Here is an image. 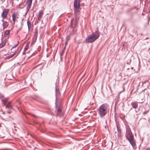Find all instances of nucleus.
Returning a JSON list of instances; mask_svg holds the SVG:
<instances>
[{"label": "nucleus", "instance_id": "1", "mask_svg": "<svg viewBox=\"0 0 150 150\" xmlns=\"http://www.w3.org/2000/svg\"><path fill=\"white\" fill-rule=\"evenodd\" d=\"M56 90V112L57 114V116H61L62 112V106L61 105V100L59 98L60 96L59 90L57 88Z\"/></svg>", "mask_w": 150, "mask_h": 150}, {"label": "nucleus", "instance_id": "2", "mask_svg": "<svg viewBox=\"0 0 150 150\" xmlns=\"http://www.w3.org/2000/svg\"><path fill=\"white\" fill-rule=\"evenodd\" d=\"M109 109L108 105L107 104H104L100 106L98 110L99 116L101 118H103L109 112Z\"/></svg>", "mask_w": 150, "mask_h": 150}, {"label": "nucleus", "instance_id": "3", "mask_svg": "<svg viewBox=\"0 0 150 150\" xmlns=\"http://www.w3.org/2000/svg\"><path fill=\"white\" fill-rule=\"evenodd\" d=\"M125 136L133 148L134 149L136 148V144L134 140L133 136L130 129L129 128H127L126 129Z\"/></svg>", "mask_w": 150, "mask_h": 150}, {"label": "nucleus", "instance_id": "4", "mask_svg": "<svg viewBox=\"0 0 150 150\" xmlns=\"http://www.w3.org/2000/svg\"><path fill=\"white\" fill-rule=\"evenodd\" d=\"M99 33L98 31H96V32L88 36L86 39L85 41L86 43H91L95 41L99 37Z\"/></svg>", "mask_w": 150, "mask_h": 150}, {"label": "nucleus", "instance_id": "5", "mask_svg": "<svg viewBox=\"0 0 150 150\" xmlns=\"http://www.w3.org/2000/svg\"><path fill=\"white\" fill-rule=\"evenodd\" d=\"M117 132H115V135L116 137L117 136L118 137H121V130L120 129V127L117 125Z\"/></svg>", "mask_w": 150, "mask_h": 150}, {"label": "nucleus", "instance_id": "6", "mask_svg": "<svg viewBox=\"0 0 150 150\" xmlns=\"http://www.w3.org/2000/svg\"><path fill=\"white\" fill-rule=\"evenodd\" d=\"M8 11V9H6L4 10L1 15V16L3 18H6Z\"/></svg>", "mask_w": 150, "mask_h": 150}, {"label": "nucleus", "instance_id": "7", "mask_svg": "<svg viewBox=\"0 0 150 150\" xmlns=\"http://www.w3.org/2000/svg\"><path fill=\"white\" fill-rule=\"evenodd\" d=\"M74 14L76 16L78 14V13L80 11V6H74Z\"/></svg>", "mask_w": 150, "mask_h": 150}, {"label": "nucleus", "instance_id": "8", "mask_svg": "<svg viewBox=\"0 0 150 150\" xmlns=\"http://www.w3.org/2000/svg\"><path fill=\"white\" fill-rule=\"evenodd\" d=\"M12 20L13 21V24H14L15 22L16 21V19H17L18 18V14L17 13H13L12 15Z\"/></svg>", "mask_w": 150, "mask_h": 150}, {"label": "nucleus", "instance_id": "9", "mask_svg": "<svg viewBox=\"0 0 150 150\" xmlns=\"http://www.w3.org/2000/svg\"><path fill=\"white\" fill-rule=\"evenodd\" d=\"M0 99H1V100L4 103L5 105L7 101V99L6 98H5L4 95L1 93H0Z\"/></svg>", "mask_w": 150, "mask_h": 150}, {"label": "nucleus", "instance_id": "10", "mask_svg": "<svg viewBox=\"0 0 150 150\" xmlns=\"http://www.w3.org/2000/svg\"><path fill=\"white\" fill-rule=\"evenodd\" d=\"M23 26V22H22L21 23H18V24L16 25V27L18 29V30L17 31V33L19 31L21 30Z\"/></svg>", "mask_w": 150, "mask_h": 150}, {"label": "nucleus", "instance_id": "11", "mask_svg": "<svg viewBox=\"0 0 150 150\" xmlns=\"http://www.w3.org/2000/svg\"><path fill=\"white\" fill-rule=\"evenodd\" d=\"M80 0H74V6H80Z\"/></svg>", "mask_w": 150, "mask_h": 150}, {"label": "nucleus", "instance_id": "12", "mask_svg": "<svg viewBox=\"0 0 150 150\" xmlns=\"http://www.w3.org/2000/svg\"><path fill=\"white\" fill-rule=\"evenodd\" d=\"M6 108H8L9 109H12V106L11 104V103L10 102H8L6 105Z\"/></svg>", "mask_w": 150, "mask_h": 150}, {"label": "nucleus", "instance_id": "13", "mask_svg": "<svg viewBox=\"0 0 150 150\" xmlns=\"http://www.w3.org/2000/svg\"><path fill=\"white\" fill-rule=\"evenodd\" d=\"M131 105L134 108H136L138 107L137 103V102H132L131 103Z\"/></svg>", "mask_w": 150, "mask_h": 150}, {"label": "nucleus", "instance_id": "14", "mask_svg": "<svg viewBox=\"0 0 150 150\" xmlns=\"http://www.w3.org/2000/svg\"><path fill=\"white\" fill-rule=\"evenodd\" d=\"M43 13L42 11H40L39 12V16L38 18V19L39 21H40L42 18V16L43 15Z\"/></svg>", "mask_w": 150, "mask_h": 150}, {"label": "nucleus", "instance_id": "15", "mask_svg": "<svg viewBox=\"0 0 150 150\" xmlns=\"http://www.w3.org/2000/svg\"><path fill=\"white\" fill-rule=\"evenodd\" d=\"M29 48V45L28 44H27L24 49V51L23 53V54H25V52Z\"/></svg>", "mask_w": 150, "mask_h": 150}, {"label": "nucleus", "instance_id": "16", "mask_svg": "<svg viewBox=\"0 0 150 150\" xmlns=\"http://www.w3.org/2000/svg\"><path fill=\"white\" fill-rule=\"evenodd\" d=\"M2 25L3 26V29H4L5 28H6L8 25V24L6 21H5L3 23Z\"/></svg>", "mask_w": 150, "mask_h": 150}, {"label": "nucleus", "instance_id": "17", "mask_svg": "<svg viewBox=\"0 0 150 150\" xmlns=\"http://www.w3.org/2000/svg\"><path fill=\"white\" fill-rule=\"evenodd\" d=\"M27 25L28 26V31H29L31 28V23L29 21H27Z\"/></svg>", "mask_w": 150, "mask_h": 150}, {"label": "nucleus", "instance_id": "18", "mask_svg": "<svg viewBox=\"0 0 150 150\" xmlns=\"http://www.w3.org/2000/svg\"><path fill=\"white\" fill-rule=\"evenodd\" d=\"M16 54V53H14L13 54H11L10 55L7 57L6 58L8 59H9L12 58V57H13Z\"/></svg>", "mask_w": 150, "mask_h": 150}, {"label": "nucleus", "instance_id": "19", "mask_svg": "<svg viewBox=\"0 0 150 150\" xmlns=\"http://www.w3.org/2000/svg\"><path fill=\"white\" fill-rule=\"evenodd\" d=\"M28 4V5H27V6L26 8H27V12H28L29 11V10L31 7V4Z\"/></svg>", "mask_w": 150, "mask_h": 150}, {"label": "nucleus", "instance_id": "20", "mask_svg": "<svg viewBox=\"0 0 150 150\" xmlns=\"http://www.w3.org/2000/svg\"><path fill=\"white\" fill-rule=\"evenodd\" d=\"M10 32V31L9 30H6L5 32V35H8Z\"/></svg>", "mask_w": 150, "mask_h": 150}, {"label": "nucleus", "instance_id": "21", "mask_svg": "<svg viewBox=\"0 0 150 150\" xmlns=\"http://www.w3.org/2000/svg\"><path fill=\"white\" fill-rule=\"evenodd\" d=\"M32 0H27V4H31L32 3Z\"/></svg>", "mask_w": 150, "mask_h": 150}, {"label": "nucleus", "instance_id": "22", "mask_svg": "<svg viewBox=\"0 0 150 150\" xmlns=\"http://www.w3.org/2000/svg\"><path fill=\"white\" fill-rule=\"evenodd\" d=\"M5 45V43H3L1 44L0 45V48H2V47H3L4 45Z\"/></svg>", "mask_w": 150, "mask_h": 150}, {"label": "nucleus", "instance_id": "23", "mask_svg": "<svg viewBox=\"0 0 150 150\" xmlns=\"http://www.w3.org/2000/svg\"><path fill=\"white\" fill-rule=\"evenodd\" d=\"M148 111H146L144 112L143 114L144 115H145L148 112Z\"/></svg>", "mask_w": 150, "mask_h": 150}, {"label": "nucleus", "instance_id": "24", "mask_svg": "<svg viewBox=\"0 0 150 150\" xmlns=\"http://www.w3.org/2000/svg\"><path fill=\"white\" fill-rule=\"evenodd\" d=\"M17 44L16 45H14L13 47H12V48H15L17 46Z\"/></svg>", "mask_w": 150, "mask_h": 150}, {"label": "nucleus", "instance_id": "25", "mask_svg": "<svg viewBox=\"0 0 150 150\" xmlns=\"http://www.w3.org/2000/svg\"><path fill=\"white\" fill-rule=\"evenodd\" d=\"M146 150H150V148H147Z\"/></svg>", "mask_w": 150, "mask_h": 150}, {"label": "nucleus", "instance_id": "26", "mask_svg": "<svg viewBox=\"0 0 150 150\" xmlns=\"http://www.w3.org/2000/svg\"><path fill=\"white\" fill-rule=\"evenodd\" d=\"M146 82V81H144L142 82L143 85L144 84V83H145Z\"/></svg>", "mask_w": 150, "mask_h": 150}, {"label": "nucleus", "instance_id": "27", "mask_svg": "<svg viewBox=\"0 0 150 150\" xmlns=\"http://www.w3.org/2000/svg\"><path fill=\"white\" fill-rule=\"evenodd\" d=\"M1 21H2V22H3V23L4 22H5V21H4V20H3V19H2V20H1Z\"/></svg>", "mask_w": 150, "mask_h": 150}, {"label": "nucleus", "instance_id": "28", "mask_svg": "<svg viewBox=\"0 0 150 150\" xmlns=\"http://www.w3.org/2000/svg\"><path fill=\"white\" fill-rule=\"evenodd\" d=\"M33 116L34 117H36V116L34 115H33Z\"/></svg>", "mask_w": 150, "mask_h": 150}, {"label": "nucleus", "instance_id": "29", "mask_svg": "<svg viewBox=\"0 0 150 150\" xmlns=\"http://www.w3.org/2000/svg\"><path fill=\"white\" fill-rule=\"evenodd\" d=\"M67 41L66 42V45L67 44Z\"/></svg>", "mask_w": 150, "mask_h": 150}, {"label": "nucleus", "instance_id": "30", "mask_svg": "<svg viewBox=\"0 0 150 150\" xmlns=\"http://www.w3.org/2000/svg\"><path fill=\"white\" fill-rule=\"evenodd\" d=\"M8 112V113H10V112H9L8 111V112Z\"/></svg>", "mask_w": 150, "mask_h": 150}]
</instances>
